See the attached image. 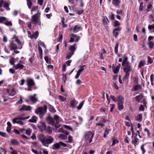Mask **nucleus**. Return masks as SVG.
Wrapping results in <instances>:
<instances>
[{
	"instance_id": "obj_1",
	"label": "nucleus",
	"mask_w": 154,
	"mask_h": 154,
	"mask_svg": "<svg viewBox=\"0 0 154 154\" xmlns=\"http://www.w3.org/2000/svg\"><path fill=\"white\" fill-rule=\"evenodd\" d=\"M39 140L41 142L43 146L48 147V145L52 143L54 139L51 136L45 137L43 134H40L38 137Z\"/></svg>"
},
{
	"instance_id": "obj_2",
	"label": "nucleus",
	"mask_w": 154,
	"mask_h": 154,
	"mask_svg": "<svg viewBox=\"0 0 154 154\" xmlns=\"http://www.w3.org/2000/svg\"><path fill=\"white\" fill-rule=\"evenodd\" d=\"M40 14L41 13L39 10H38L37 13L32 16L31 20L32 24L41 26V23L40 20Z\"/></svg>"
},
{
	"instance_id": "obj_3",
	"label": "nucleus",
	"mask_w": 154,
	"mask_h": 154,
	"mask_svg": "<svg viewBox=\"0 0 154 154\" xmlns=\"http://www.w3.org/2000/svg\"><path fill=\"white\" fill-rule=\"evenodd\" d=\"M47 109V106L44 105L43 107H40L36 109L35 112L36 114H39L40 117L42 118L46 112Z\"/></svg>"
},
{
	"instance_id": "obj_4",
	"label": "nucleus",
	"mask_w": 154,
	"mask_h": 154,
	"mask_svg": "<svg viewBox=\"0 0 154 154\" xmlns=\"http://www.w3.org/2000/svg\"><path fill=\"white\" fill-rule=\"evenodd\" d=\"M30 116H28L25 117H23L21 116H19L15 118L12 120L13 122L15 124L16 123L19 124L20 125H23V122L21 120H25L28 119L30 118Z\"/></svg>"
},
{
	"instance_id": "obj_5",
	"label": "nucleus",
	"mask_w": 154,
	"mask_h": 154,
	"mask_svg": "<svg viewBox=\"0 0 154 154\" xmlns=\"http://www.w3.org/2000/svg\"><path fill=\"white\" fill-rule=\"evenodd\" d=\"M94 136V134L91 131H89L86 132L84 135V137L85 140H87L88 139V143H90L92 142V139Z\"/></svg>"
},
{
	"instance_id": "obj_6",
	"label": "nucleus",
	"mask_w": 154,
	"mask_h": 154,
	"mask_svg": "<svg viewBox=\"0 0 154 154\" xmlns=\"http://www.w3.org/2000/svg\"><path fill=\"white\" fill-rule=\"evenodd\" d=\"M46 120L50 124L55 126L57 128L60 126V125H58L57 126H56V124L55 123L53 119L51 116H48L46 119Z\"/></svg>"
},
{
	"instance_id": "obj_7",
	"label": "nucleus",
	"mask_w": 154,
	"mask_h": 154,
	"mask_svg": "<svg viewBox=\"0 0 154 154\" xmlns=\"http://www.w3.org/2000/svg\"><path fill=\"white\" fill-rule=\"evenodd\" d=\"M80 38V37L78 36L77 35L72 34L71 35V37L69 42H77L79 41Z\"/></svg>"
},
{
	"instance_id": "obj_8",
	"label": "nucleus",
	"mask_w": 154,
	"mask_h": 154,
	"mask_svg": "<svg viewBox=\"0 0 154 154\" xmlns=\"http://www.w3.org/2000/svg\"><path fill=\"white\" fill-rule=\"evenodd\" d=\"M32 108L29 106H27L25 105H23L20 106V108L19 109V110L20 111H28L31 110Z\"/></svg>"
},
{
	"instance_id": "obj_9",
	"label": "nucleus",
	"mask_w": 154,
	"mask_h": 154,
	"mask_svg": "<svg viewBox=\"0 0 154 154\" xmlns=\"http://www.w3.org/2000/svg\"><path fill=\"white\" fill-rule=\"evenodd\" d=\"M24 64V63L23 62L20 60L18 63L14 66V67L15 69L16 70L18 69H22L24 67V66L23 65V64Z\"/></svg>"
},
{
	"instance_id": "obj_10",
	"label": "nucleus",
	"mask_w": 154,
	"mask_h": 154,
	"mask_svg": "<svg viewBox=\"0 0 154 154\" xmlns=\"http://www.w3.org/2000/svg\"><path fill=\"white\" fill-rule=\"evenodd\" d=\"M26 82L28 86H33L35 85V83L34 80L31 78H27Z\"/></svg>"
},
{
	"instance_id": "obj_11",
	"label": "nucleus",
	"mask_w": 154,
	"mask_h": 154,
	"mask_svg": "<svg viewBox=\"0 0 154 154\" xmlns=\"http://www.w3.org/2000/svg\"><path fill=\"white\" fill-rule=\"evenodd\" d=\"M9 47L11 50H15L18 48L17 45L14 43L13 41H11L10 42V44L9 45Z\"/></svg>"
},
{
	"instance_id": "obj_12",
	"label": "nucleus",
	"mask_w": 154,
	"mask_h": 154,
	"mask_svg": "<svg viewBox=\"0 0 154 154\" xmlns=\"http://www.w3.org/2000/svg\"><path fill=\"white\" fill-rule=\"evenodd\" d=\"M116 13L117 14L116 17L119 20L121 19L120 16H122L124 14V12L122 10H117L116 11Z\"/></svg>"
},
{
	"instance_id": "obj_13",
	"label": "nucleus",
	"mask_w": 154,
	"mask_h": 154,
	"mask_svg": "<svg viewBox=\"0 0 154 154\" xmlns=\"http://www.w3.org/2000/svg\"><path fill=\"white\" fill-rule=\"evenodd\" d=\"M124 71L125 74H130L131 71L130 66L129 65H125L124 67Z\"/></svg>"
},
{
	"instance_id": "obj_14",
	"label": "nucleus",
	"mask_w": 154,
	"mask_h": 154,
	"mask_svg": "<svg viewBox=\"0 0 154 154\" xmlns=\"http://www.w3.org/2000/svg\"><path fill=\"white\" fill-rule=\"evenodd\" d=\"M82 29V28L81 26L78 25H76L74 27L73 32L75 33H77L79 31L81 30Z\"/></svg>"
},
{
	"instance_id": "obj_15",
	"label": "nucleus",
	"mask_w": 154,
	"mask_h": 154,
	"mask_svg": "<svg viewBox=\"0 0 154 154\" xmlns=\"http://www.w3.org/2000/svg\"><path fill=\"white\" fill-rule=\"evenodd\" d=\"M136 135L134 137V139L132 141V143L134 144L135 146H136L138 145V142L139 140L136 137L137 134H136Z\"/></svg>"
},
{
	"instance_id": "obj_16",
	"label": "nucleus",
	"mask_w": 154,
	"mask_h": 154,
	"mask_svg": "<svg viewBox=\"0 0 154 154\" xmlns=\"http://www.w3.org/2000/svg\"><path fill=\"white\" fill-rule=\"evenodd\" d=\"M142 88L141 86L140 85H134L133 86L131 90L132 91H135L140 90H141Z\"/></svg>"
},
{
	"instance_id": "obj_17",
	"label": "nucleus",
	"mask_w": 154,
	"mask_h": 154,
	"mask_svg": "<svg viewBox=\"0 0 154 154\" xmlns=\"http://www.w3.org/2000/svg\"><path fill=\"white\" fill-rule=\"evenodd\" d=\"M36 95V94H35L33 95L30 96L29 97L30 100L33 103H35L38 100L35 97Z\"/></svg>"
},
{
	"instance_id": "obj_18",
	"label": "nucleus",
	"mask_w": 154,
	"mask_h": 154,
	"mask_svg": "<svg viewBox=\"0 0 154 154\" xmlns=\"http://www.w3.org/2000/svg\"><path fill=\"white\" fill-rule=\"evenodd\" d=\"M60 146V142L56 143L52 145V148L54 150H56L59 149Z\"/></svg>"
},
{
	"instance_id": "obj_19",
	"label": "nucleus",
	"mask_w": 154,
	"mask_h": 154,
	"mask_svg": "<svg viewBox=\"0 0 154 154\" xmlns=\"http://www.w3.org/2000/svg\"><path fill=\"white\" fill-rule=\"evenodd\" d=\"M78 103V102L75 100H72L70 102V106L72 108H74Z\"/></svg>"
},
{
	"instance_id": "obj_20",
	"label": "nucleus",
	"mask_w": 154,
	"mask_h": 154,
	"mask_svg": "<svg viewBox=\"0 0 154 154\" xmlns=\"http://www.w3.org/2000/svg\"><path fill=\"white\" fill-rule=\"evenodd\" d=\"M106 120L104 119H103L102 121L101 122V123L100 122L97 123L96 124V126H100L101 127H103L105 125L104 123H106Z\"/></svg>"
},
{
	"instance_id": "obj_21",
	"label": "nucleus",
	"mask_w": 154,
	"mask_h": 154,
	"mask_svg": "<svg viewBox=\"0 0 154 154\" xmlns=\"http://www.w3.org/2000/svg\"><path fill=\"white\" fill-rule=\"evenodd\" d=\"M120 3V0H113L112 4L116 7H119Z\"/></svg>"
},
{
	"instance_id": "obj_22",
	"label": "nucleus",
	"mask_w": 154,
	"mask_h": 154,
	"mask_svg": "<svg viewBox=\"0 0 154 154\" xmlns=\"http://www.w3.org/2000/svg\"><path fill=\"white\" fill-rule=\"evenodd\" d=\"M38 35L39 32L38 31H36L31 36H30V38L31 39L34 38L35 39H36L38 37Z\"/></svg>"
},
{
	"instance_id": "obj_23",
	"label": "nucleus",
	"mask_w": 154,
	"mask_h": 154,
	"mask_svg": "<svg viewBox=\"0 0 154 154\" xmlns=\"http://www.w3.org/2000/svg\"><path fill=\"white\" fill-rule=\"evenodd\" d=\"M120 66L121 65L120 64H119L116 68H112L114 74H117L119 72Z\"/></svg>"
},
{
	"instance_id": "obj_24",
	"label": "nucleus",
	"mask_w": 154,
	"mask_h": 154,
	"mask_svg": "<svg viewBox=\"0 0 154 154\" xmlns=\"http://www.w3.org/2000/svg\"><path fill=\"white\" fill-rule=\"evenodd\" d=\"M143 98V96L142 93H140L139 95L135 97L136 100L140 102V100Z\"/></svg>"
},
{
	"instance_id": "obj_25",
	"label": "nucleus",
	"mask_w": 154,
	"mask_h": 154,
	"mask_svg": "<svg viewBox=\"0 0 154 154\" xmlns=\"http://www.w3.org/2000/svg\"><path fill=\"white\" fill-rule=\"evenodd\" d=\"M7 127L6 131L10 133L12 128L11 124L10 122H7Z\"/></svg>"
},
{
	"instance_id": "obj_26",
	"label": "nucleus",
	"mask_w": 154,
	"mask_h": 154,
	"mask_svg": "<svg viewBox=\"0 0 154 154\" xmlns=\"http://www.w3.org/2000/svg\"><path fill=\"white\" fill-rule=\"evenodd\" d=\"M84 68H80L78 71L77 74L75 76V79H77L79 78L81 73L84 70Z\"/></svg>"
},
{
	"instance_id": "obj_27",
	"label": "nucleus",
	"mask_w": 154,
	"mask_h": 154,
	"mask_svg": "<svg viewBox=\"0 0 154 154\" xmlns=\"http://www.w3.org/2000/svg\"><path fill=\"white\" fill-rule=\"evenodd\" d=\"M76 46V44H75L72 45L70 46V48H69V50L71 51V52H73V53H74V51L76 50L75 46Z\"/></svg>"
},
{
	"instance_id": "obj_28",
	"label": "nucleus",
	"mask_w": 154,
	"mask_h": 154,
	"mask_svg": "<svg viewBox=\"0 0 154 154\" xmlns=\"http://www.w3.org/2000/svg\"><path fill=\"white\" fill-rule=\"evenodd\" d=\"M37 119L38 118L36 116H34L32 117L31 119L29 120V122H30L35 123L37 121Z\"/></svg>"
},
{
	"instance_id": "obj_29",
	"label": "nucleus",
	"mask_w": 154,
	"mask_h": 154,
	"mask_svg": "<svg viewBox=\"0 0 154 154\" xmlns=\"http://www.w3.org/2000/svg\"><path fill=\"white\" fill-rule=\"evenodd\" d=\"M128 58L127 57H125L122 63V66H124L125 65H129V63L128 61Z\"/></svg>"
},
{
	"instance_id": "obj_30",
	"label": "nucleus",
	"mask_w": 154,
	"mask_h": 154,
	"mask_svg": "<svg viewBox=\"0 0 154 154\" xmlns=\"http://www.w3.org/2000/svg\"><path fill=\"white\" fill-rule=\"evenodd\" d=\"M15 41L20 46L18 48L19 49H21L22 48V44L21 42H20V40L18 38H16V39L15 40Z\"/></svg>"
},
{
	"instance_id": "obj_31",
	"label": "nucleus",
	"mask_w": 154,
	"mask_h": 154,
	"mask_svg": "<svg viewBox=\"0 0 154 154\" xmlns=\"http://www.w3.org/2000/svg\"><path fill=\"white\" fill-rule=\"evenodd\" d=\"M48 109L51 112L54 113L56 111L54 107L52 105L49 104L48 106Z\"/></svg>"
},
{
	"instance_id": "obj_32",
	"label": "nucleus",
	"mask_w": 154,
	"mask_h": 154,
	"mask_svg": "<svg viewBox=\"0 0 154 154\" xmlns=\"http://www.w3.org/2000/svg\"><path fill=\"white\" fill-rule=\"evenodd\" d=\"M118 98V103H124V98L122 96H119Z\"/></svg>"
},
{
	"instance_id": "obj_33",
	"label": "nucleus",
	"mask_w": 154,
	"mask_h": 154,
	"mask_svg": "<svg viewBox=\"0 0 154 154\" xmlns=\"http://www.w3.org/2000/svg\"><path fill=\"white\" fill-rule=\"evenodd\" d=\"M54 120L56 121V123H55L56 124V126L59 123V117L57 115H55L54 116Z\"/></svg>"
},
{
	"instance_id": "obj_34",
	"label": "nucleus",
	"mask_w": 154,
	"mask_h": 154,
	"mask_svg": "<svg viewBox=\"0 0 154 154\" xmlns=\"http://www.w3.org/2000/svg\"><path fill=\"white\" fill-rule=\"evenodd\" d=\"M145 64L146 63L145 61L141 60L138 66L139 68H140Z\"/></svg>"
},
{
	"instance_id": "obj_35",
	"label": "nucleus",
	"mask_w": 154,
	"mask_h": 154,
	"mask_svg": "<svg viewBox=\"0 0 154 154\" xmlns=\"http://www.w3.org/2000/svg\"><path fill=\"white\" fill-rule=\"evenodd\" d=\"M40 124L41 125L38 126V128H46V126L44 122L41 121L40 122Z\"/></svg>"
},
{
	"instance_id": "obj_36",
	"label": "nucleus",
	"mask_w": 154,
	"mask_h": 154,
	"mask_svg": "<svg viewBox=\"0 0 154 154\" xmlns=\"http://www.w3.org/2000/svg\"><path fill=\"white\" fill-rule=\"evenodd\" d=\"M103 24L104 25H107L108 24V23H109V21L107 17H105L103 19Z\"/></svg>"
},
{
	"instance_id": "obj_37",
	"label": "nucleus",
	"mask_w": 154,
	"mask_h": 154,
	"mask_svg": "<svg viewBox=\"0 0 154 154\" xmlns=\"http://www.w3.org/2000/svg\"><path fill=\"white\" fill-rule=\"evenodd\" d=\"M11 143L12 145H18L19 144V142L15 139L11 140Z\"/></svg>"
},
{
	"instance_id": "obj_38",
	"label": "nucleus",
	"mask_w": 154,
	"mask_h": 154,
	"mask_svg": "<svg viewBox=\"0 0 154 154\" xmlns=\"http://www.w3.org/2000/svg\"><path fill=\"white\" fill-rule=\"evenodd\" d=\"M16 94V91L14 88H12L11 91L9 95L10 96H14Z\"/></svg>"
},
{
	"instance_id": "obj_39",
	"label": "nucleus",
	"mask_w": 154,
	"mask_h": 154,
	"mask_svg": "<svg viewBox=\"0 0 154 154\" xmlns=\"http://www.w3.org/2000/svg\"><path fill=\"white\" fill-rule=\"evenodd\" d=\"M58 137L60 139L65 140L66 139L67 137L65 135L63 134H60Z\"/></svg>"
},
{
	"instance_id": "obj_40",
	"label": "nucleus",
	"mask_w": 154,
	"mask_h": 154,
	"mask_svg": "<svg viewBox=\"0 0 154 154\" xmlns=\"http://www.w3.org/2000/svg\"><path fill=\"white\" fill-rule=\"evenodd\" d=\"M111 129H106L105 130L103 134V137L104 138H105L106 137V135L109 134V133Z\"/></svg>"
},
{
	"instance_id": "obj_41",
	"label": "nucleus",
	"mask_w": 154,
	"mask_h": 154,
	"mask_svg": "<svg viewBox=\"0 0 154 154\" xmlns=\"http://www.w3.org/2000/svg\"><path fill=\"white\" fill-rule=\"evenodd\" d=\"M123 103H118V109L119 110H121L123 109Z\"/></svg>"
},
{
	"instance_id": "obj_42",
	"label": "nucleus",
	"mask_w": 154,
	"mask_h": 154,
	"mask_svg": "<svg viewBox=\"0 0 154 154\" xmlns=\"http://www.w3.org/2000/svg\"><path fill=\"white\" fill-rule=\"evenodd\" d=\"M112 146H113L114 145H115L116 143H118L119 141L118 140L115 138V137H113L112 138Z\"/></svg>"
},
{
	"instance_id": "obj_43",
	"label": "nucleus",
	"mask_w": 154,
	"mask_h": 154,
	"mask_svg": "<svg viewBox=\"0 0 154 154\" xmlns=\"http://www.w3.org/2000/svg\"><path fill=\"white\" fill-rule=\"evenodd\" d=\"M27 5L29 9H30L32 5V3L30 0H27Z\"/></svg>"
},
{
	"instance_id": "obj_44",
	"label": "nucleus",
	"mask_w": 154,
	"mask_h": 154,
	"mask_svg": "<svg viewBox=\"0 0 154 154\" xmlns=\"http://www.w3.org/2000/svg\"><path fill=\"white\" fill-rule=\"evenodd\" d=\"M149 47L151 49L154 46V43L152 41H149L148 44Z\"/></svg>"
},
{
	"instance_id": "obj_45",
	"label": "nucleus",
	"mask_w": 154,
	"mask_h": 154,
	"mask_svg": "<svg viewBox=\"0 0 154 154\" xmlns=\"http://www.w3.org/2000/svg\"><path fill=\"white\" fill-rule=\"evenodd\" d=\"M84 103V101L83 100L79 104L78 106H77L76 107L79 110L82 107Z\"/></svg>"
},
{
	"instance_id": "obj_46",
	"label": "nucleus",
	"mask_w": 154,
	"mask_h": 154,
	"mask_svg": "<svg viewBox=\"0 0 154 154\" xmlns=\"http://www.w3.org/2000/svg\"><path fill=\"white\" fill-rule=\"evenodd\" d=\"M130 74H125L124 77L123 78L122 80L123 81L128 80L129 76Z\"/></svg>"
},
{
	"instance_id": "obj_47",
	"label": "nucleus",
	"mask_w": 154,
	"mask_h": 154,
	"mask_svg": "<svg viewBox=\"0 0 154 154\" xmlns=\"http://www.w3.org/2000/svg\"><path fill=\"white\" fill-rule=\"evenodd\" d=\"M136 120L138 121H141L142 120V115L139 114L137 116Z\"/></svg>"
},
{
	"instance_id": "obj_48",
	"label": "nucleus",
	"mask_w": 154,
	"mask_h": 154,
	"mask_svg": "<svg viewBox=\"0 0 154 154\" xmlns=\"http://www.w3.org/2000/svg\"><path fill=\"white\" fill-rule=\"evenodd\" d=\"M74 54L73 52H70L67 54L66 56V59H69L70 58L71 56Z\"/></svg>"
},
{
	"instance_id": "obj_49",
	"label": "nucleus",
	"mask_w": 154,
	"mask_h": 154,
	"mask_svg": "<svg viewBox=\"0 0 154 154\" xmlns=\"http://www.w3.org/2000/svg\"><path fill=\"white\" fill-rule=\"evenodd\" d=\"M119 47V43H117L116 44V46L115 47V52L116 54H117L118 52V48Z\"/></svg>"
},
{
	"instance_id": "obj_50",
	"label": "nucleus",
	"mask_w": 154,
	"mask_h": 154,
	"mask_svg": "<svg viewBox=\"0 0 154 154\" xmlns=\"http://www.w3.org/2000/svg\"><path fill=\"white\" fill-rule=\"evenodd\" d=\"M38 50L39 54L41 56V57H42V50L41 48L39 46V45L38 46Z\"/></svg>"
},
{
	"instance_id": "obj_51",
	"label": "nucleus",
	"mask_w": 154,
	"mask_h": 154,
	"mask_svg": "<svg viewBox=\"0 0 154 154\" xmlns=\"http://www.w3.org/2000/svg\"><path fill=\"white\" fill-rule=\"evenodd\" d=\"M4 7L7 10H9L10 9L9 7V4L7 3H4Z\"/></svg>"
},
{
	"instance_id": "obj_52",
	"label": "nucleus",
	"mask_w": 154,
	"mask_h": 154,
	"mask_svg": "<svg viewBox=\"0 0 154 154\" xmlns=\"http://www.w3.org/2000/svg\"><path fill=\"white\" fill-rule=\"evenodd\" d=\"M64 18H63L62 20V27L63 28H65L67 27V25L66 24L64 23Z\"/></svg>"
},
{
	"instance_id": "obj_53",
	"label": "nucleus",
	"mask_w": 154,
	"mask_h": 154,
	"mask_svg": "<svg viewBox=\"0 0 154 154\" xmlns=\"http://www.w3.org/2000/svg\"><path fill=\"white\" fill-rule=\"evenodd\" d=\"M114 26L115 27L118 26L120 25V23L117 20H116L114 22Z\"/></svg>"
},
{
	"instance_id": "obj_54",
	"label": "nucleus",
	"mask_w": 154,
	"mask_h": 154,
	"mask_svg": "<svg viewBox=\"0 0 154 154\" xmlns=\"http://www.w3.org/2000/svg\"><path fill=\"white\" fill-rule=\"evenodd\" d=\"M32 132V130L31 129H28L26 131V134L29 135H30Z\"/></svg>"
},
{
	"instance_id": "obj_55",
	"label": "nucleus",
	"mask_w": 154,
	"mask_h": 154,
	"mask_svg": "<svg viewBox=\"0 0 154 154\" xmlns=\"http://www.w3.org/2000/svg\"><path fill=\"white\" fill-rule=\"evenodd\" d=\"M152 5L150 4L148 5V6H147V11L148 12V11H149L152 8Z\"/></svg>"
},
{
	"instance_id": "obj_56",
	"label": "nucleus",
	"mask_w": 154,
	"mask_h": 154,
	"mask_svg": "<svg viewBox=\"0 0 154 154\" xmlns=\"http://www.w3.org/2000/svg\"><path fill=\"white\" fill-rule=\"evenodd\" d=\"M147 62L150 64L152 63L153 62V60L152 58L150 57L149 56L148 57V61Z\"/></svg>"
},
{
	"instance_id": "obj_57",
	"label": "nucleus",
	"mask_w": 154,
	"mask_h": 154,
	"mask_svg": "<svg viewBox=\"0 0 154 154\" xmlns=\"http://www.w3.org/2000/svg\"><path fill=\"white\" fill-rule=\"evenodd\" d=\"M144 144H143L140 147V149L142 151V154H144L145 152V150L144 148Z\"/></svg>"
},
{
	"instance_id": "obj_58",
	"label": "nucleus",
	"mask_w": 154,
	"mask_h": 154,
	"mask_svg": "<svg viewBox=\"0 0 154 154\" xmlns=\"http://www.w3.org/2000/svg\"><path fill=\"white\" fill-rule=\"evenodd\" d=\"M113 33L114 36H115V38H116L119 34L118 32L117 31L114 30V29L113 30Z\"/></svg>"
},
{
	"instance_id": "obj_59",
	"label": "nucleus",
	"mask_w": 154,
	"mask_h": 154,
	"mask_svg": "<svg viewBox=\"0 0 154 154\" xmlns=\"http://www.w3.org/2000/svg\"><path fill=\"white\" fill-rule=\"evenodd\" d=\"M47 68L48 70L52 71L53 69V66L52 65H48L47 66Z\"/></svg>"
},
{
	"instance_id": "obj_60",
	"label": "nucleus",
	"mask_w": 154,
	"mask_h": 154,
	"mask_svg": "<svg viewBox=\"0 0 154 154\" xmlns=\"http://www.w3.org/2000/svg\"><path fill=\"white\" fill-rule=\"evenodd\" d=\"M5 25L7 26H12V24L11 21H7L5 23Z\"/></svg>"
},
{
	"instance_id": "obj_61",
	"label": "nucleus",
	"mask_w": 154,
	"mask_h": 154,
	"mask_svg": "<svg viewBox=\"0 0 154 154\" xmlns=\"http://www.w3.org/2000/svg\"><path fill=\"white\" fill-rule=\"evenodd\" d=\"M143 3L142 2L140 3V6L139 7V10L140 11H142L143 10Z\"/></svg>"
},
{
	"instance_id": "obj_62",
	"label": "nucleus",
	"mask_w": 154,
	"mask_h": 154,
	"mask_svg": "<svg viewBox=\"0 0 154 154\" xmlns=\"http://www.w3.org/2000/svg\"><path fill=\"white\" fill-rule=\"evenodd\" d=\"M27 24L28 26V27H29V29H32V24L30 22H28L27 23Z\"/></svg>"
},
{
	"instance_id": "obj_63",
	"label": "nucleus",
	"mask_w": 154,
	"mask_h": 154,
	"mask_svg": "<svg viewBox=\"0 0 154 154\" xmlns=\"http://www.w3.org/2000/svg\"><path fill=\"white\" fill-rule=\"evenodd\" d=\"M47 131L49 133H51L52 132L51 127L50 126H48L47 128Z\"/></svg>"
},
{
	"instance_id": "obj_64",
	"label": "nucleus",
	"mask_w": 154,
	"mask_h": 154,
	"mask_svg": "<svg viewBox=\"0 0 154 154\" xmlns=\"http://www.w3.org/2000/svg\"><path fill=\"white\" fill-rule=\"evenodd\" d=\"M72 137L71 136L69 135L68 137V142L69 143H70L72 142Z\"/></svg>"
}]
</instances>
